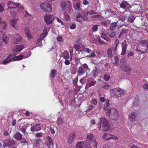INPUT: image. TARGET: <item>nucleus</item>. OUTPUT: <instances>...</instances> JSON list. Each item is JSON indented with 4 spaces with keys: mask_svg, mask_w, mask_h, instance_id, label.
Here are the masks:
<instances>
[{
    "mask_svg": "<svg viewBox=\"0 0 148 148\" xmlns=\"http://www.w3.org/2000/svg\"><path fill=\"white\" fill-rule=\"evenodd\" d=\"M107 53L108 57L110 58L112 57L113 55L112 54V51L109 48L107 50Z\"/></svg>",
    "mask_w": 148,
    "mask_h": 148,
    "instance_id": "39",
    "label": "nucleus"
},
{
    "mask_svg": "<svg viewBox=\"0 0 148 148\" xmlns=\"http://www.w3.org/2000/svg\"><path fill=\"white\" fill-rule=\"evenodd\" d=\"M81 6V3L79 2H77L76 4V7H74L75 10H77L80 9Z\"/></svg>",
    "mask_w": 148,
    "mask_h": 148,
    "instance_id": "46",
    "label": "nucleus"
},
{
    "mask_svg": "<svg viewBox=\"0 0 148 148\" xmlns=\"http://www.w3.org/2000/svg\"><path fill=\"white\" fill-rule=\"evenodd\" d=\"M19 21L18 19H12L10 22L11 25L16 29H17L19 27Z\"/></svg>",
    "mask_w": 148,
    "mask_h": 148,
    "instance_id": "10",
    "label": "nucleus"
},
{
    "mask_svg": "<svg viewBox=\"0 0 148 148\" xmlns=\"http://www.w3.org/2000/svg\"><path fill=\"white\" fill-rule=\"evenodd\" d=\"M120 7L122 8L126 9H129L131 6V5L126 1H123L120 4Z\"/></svg>",
    "mask_w": 148,
    "mask_h": 148,
    "instance_id": "16",
    "label": "nucleus"
},
{
    "mask_svg": "<svg viewBox=\"0 0 148 148\" xmlns=\"http://www.w3.org/2000/svg\"><path fill=\"white\" fill-rule=\"evenodd\" d=\"M91 103L92 104L96 105L97 103V100L96 99H93L91 100Z\"/></svg>",
    "mask_w": 148,
    "mask_h": 148,
    "instance_id": "47",
    "label": "nucleus"
},
{
    "mask_svg": "<svg viewBox=\"0 0 148 148\" xmlns=\"http://www.w3.org/2000/svg\"><path fill=\"white\" fill-rule=\"evenodd\" d=\"M78 82V77H77L73 81V84L75 86H76Z\"/></svg>",
    "mask_w": 148,
    "mask_h": 148,
    "instance_id": "58",
    "label": "nucleus"
},
{
    "mask_svg": "<svg viewBox=\"0 0 148 148\" xmlns=\"http://www.w3.org/2000/svg\"><path fill=\"white\" fill-rule=\"evenodd\" d=\"M90 56L91 57L96 58L97 57L96 55H95V52L92 51L91 52Z\"/></svg>",
    "mask_w": 148,
    "mask_h": 148,
    "instance_id": "54",
    "label": "nucleus"
},
{
    "mask_svg": "<svg viewBox=\"0 0 148 148\" xmlns=\"http://www.w3.org/2000/svg\"><path fill=\"white\" fill-rule=\"evenodd\" d=\"M2 39L3 42L5 44H7L9 38L5 34H4L2 37Z\"/></svg>",
    "mask_w": 148,
    "mask_h": 148,
    "instance_id": "37",
    "label": "nucleus"
},
{
    "mask_svg": "<svg viewBox=\"0 0 148 148\" xmlns=\"http://www.w3.org/2000/svg\"><path fill=\"white\" fill-rule=\"evenodd\" d=\"M137 46L143 50L141 51L142 53H145L147 50L148 41L145 40H140Z\"/></svg>",
    "mask_w": 148,
    "mask_h": 148,
    "instance_id": "3",
    "label": "nucleus"
},
{
    "mask_svg": "<svg viewBox=\"0 0 148 148\" xmlns=\"http://www.w3.org/2000/svg\"><path fill=\"white\" fill-rule=\"evenodd\" d=\"M66 2L65 1H63L60 2V5L62 8L63 10H65L66 9Z\"/></svg>",
    "mask_w": 148,
    "mask_h": 148,
    "instance_id": "34",
    "label": "nucleus"
},
{
    "mask_svg": "<svg viewBox=\"0 0 148 148\" xmlns=\"http://www.w3.org/2000/svg\"><path fill=\"white\" fill-rule=\"evenodd\" d=\"M16 54H12V57L13 62L16 61H18L22 60L23 58H28L30 56V54L27 56H23L22 55H20L19 56H15Z\"/></svg>",
    "mask_w": 148,
    "mask_h": 148,
    "instance_id": "13",
    "label": "nucleus"
},
{
    "mask_svg": "<svg viewBox=\"0 0 148 148\" xmlns=\"http://www.w3.org/2000/svg\"><path fill=\"white\" fill-rule=\"evenodd\" d=\"M57 40L60 42H62L63 41L62 38L61 36H59L57 38Z\"/></svg>",
    "mask_w": 148,
    "mask_h": 148,
    "instance_id": "57",
    "label": "nucleus"
},
{
    "mask_svg": "<svg viewBox=\"0 0 148 148\" xmlns=\"http://www.w3.org/2000/svg\"><path fill=\"white\" fill-rule=\"evenodd\" d=\"M127 29H123L120 34V35H122L125 34L127 33Z\"/></svg>",
    "mask_w": 148,
    "mask_h": 148,
    "instance_id": "48",
    "label": "nucleus"
},
{
    "mask_svg": "<svg viewBox=\"0 0 148 148\" xmlns=\"http://www.w3.org/2000/svg\"><path fill=\"white\" fill-rule=\"evenodd\" d=\"M136 114L135 112H132L129 115V119L132 122H134L135 121Z\"/></svg>",
    "mask_w": 148,
    "mask_h": 148,
    "instance_id": "24",
    "label": "nucleus"
},
{
    "mask_svg": "<svg viewBox=\"0 0 148 148\" xmlns=\"http://www.w3.org/2000/svg\"><path fill=\"white\" fill-rule=\"evenodd\" d=\"M64 18L66 21H69L70 20V17L68 13L66 12L63 13Z\"/></svg>",
    "mask_w": 148,
    "mask_h": 148,
    "instance_id": "36",
    "label": "nucleus"
},
{
    "mask_svg": "<svg viewBox=\"0 0 148 148\" xmlns=\"http://www.w3.org/2000/svg\"><path fill=\"white\" fill-rule=\"evenodd\" d=\"M121 68L122 70L125 72H128L131 70V68L129 66L125 65L121 66Z\"/></svg>",
    "mask_w": 148,
    "mask_h": 148,
    "instance_id": "33",
    "label": "nucleus"
},
{
    "mask_svg": "<svg viewBox=\"0 0 148 148\" xmlns=\"http://www.w3.org/2000/svg\"><path fill=\"white\" fill-rule=\"evenodd\" d=\"M40 125L39 123H36L33 125L31 128L32 131H37L40 130L41 129Z\"/></svg>",
    "mask_w": 148,
    "mask_h": 148,
    "instance_id": "23",
    "label": "nucleus"
},
{
    "mask_svg": "<svg viewBox=\"0 0 148 148\" xmlns=\"http://www.w3.org/2000/svg\"><path fill=\"white\" fill-rule=\"evenodd\" d=\"M62 56V58L64 59L70 58L69 53L68 51H64V52L63 53Z\"/></svg>",
    "mask_w": 148,
    "mask_h": 148,
    "instance_id": "29",
    "label": "nucleus"
},
{
    "mask_svg": "<svg viewBox=\"0 0 148 148\" xmlns=\"http://www.w3.org/2000/svg\"><path fill=\"white\" fill-rule=\"evenodd\" d=\"M24 10V7L23 6H20L19 7L17 10V12H20L21 11Z\"/></svg>",
    "mask_w": 148,
    "mask_h": 148,
    "instance_id": "61",
    "label": "nucleus"
},
{
    "mask_svg": "<svg viewBox=\"0 0 148 148\" xmlns=\"http://www.w3.org/2000/svg\"><path fill=\"white\" fill-rule=\"evenodd\" d=\"M13 62V61L12 57V54H10L8 56V57L3 60L1 63L3 64L6 65Z\"/></svg>",
    "mask_w": 148,
    "mask_h": 148,
    "instance_id": "17",
    "label": "nucleus"
},
{
    "mask_svg": "<svg viewBox=\"0 0 148 148\" xmlns=\"http://www.w3.org/2000/svg\"><path fill=\"white\" fill-rule=\"evenodd\" d=\"M2 142L3 143V147H4L12 146L14 144L13 140H9L8 139H6L5 141H2Z\"/></svg>",
    "mask_w": 148,
    "mask_h": 148,
    "instance_id": "12",
    "label": "nucleus"
},
{
    "mask_svg": "<svg viewBox=\"0 0 148 148\" xmlns=\"http://www.w3.org/2000/svg\"><path fill=\"white\" fill-rule=\"evenodd\" d=\"M134 53L132 52H130L128 53L127 55V57H129L130 56H133L134 55Z\"/></svg>",
    "mask_w": 148,
    "mask_h": 148,
    "instance_id": "62",
    "label": "nucleus"
},
{
    "mask_svg": "<svg viewBox=\"0 0 148 148\" xmlns=\"http://www.w3.org/2000/svg\"><path fill=\"white\" fill-rule=\"evenodd\" d=\"M22 38L21 35L17 33H15L13 35V42L14 44L18 43L22 40Z\"/></svg>",
    "mask_w": 148,
    "mask_h": 148,
    "instance_id": "9",
    "label": "nucleus"
},
{
    "mask_svg": "<svg viewBox=\"0 0 148 148\" xmlns=\"http://www.w3.org/2000/svg\"><path fill=\"white\" fill-rule=\"evenodd\" d=\"M86 13L87 15H92V14H96L95 12L93 10H90L89 11L86 12Z\"/></svg>",
    "mask_w": 148,
    "mask_h": 148,
    "instance_id": "41",
    "label": "nucleus"
},
{
    "mask_svg": "<svg viewBox=\"0 0 148 148\" xmlns=\"http://www.w3.org/2000/svg\"><path fill=\"white\" fill-rule=\"evenodd\" d=\"M92 29L94 32L97 31L98 29V25H93L92 27Z\"/></svg>",
    "mask_w": 148,
    "mask_h": 148,
    "instance_id": "49",
    "label": "nucleus"
},
{
    "mask_svg": "<svg viewBox=\"0 0 148 148\" xmlns=\"http://www.w3.org/2000/svg\"><path fill=\"white\" fill-rule=\"evenodd\" d=\"M7 6L10 9L15 8L20 5V4L18 3H15L11 1H9L7 2Z\"/></svg>",
    "mask_w": 148,
    "mask_h": 148,
    "instance_id": "14",
    "label": "nucleus"
},
{
    "mask_svg": "<svg viewBox=\"0 0 148 148\" xmlns=\"http://www.w3.org/2000/svg\"><path fill=\"white\" fill-rule=\"evenodd\" d=\"M91 51V50L88 48L85 47H84L83 50L80 51L82 53H84L85 52L89 53Z\"/></svg>",
    "mask_w": 148,
    "mask_h": 148,
    "instance_id": "38",
    "label": "nucleus"
},
{
    "mask_svg": "<svg viewBox=\"0 0 148 148\" xmlns=\"http://www.w3.org/2000/svg\"><path fill=\"white\" fill-rule=\"evenodd\" d=\"M98 70L97 68H95L92 71L93 73V76L94 78H95L96 77V76L98 73Z\"/></svg>",
    "mask_w": 148,
    "mask_h": 148,
    "instance_id": "42",
    "label": "nucleus"
},
{
    "mask_svg": "<svg viewBox=\"0 0 148 148\" xmlns=\"http://www.w3.org/2000/svg\"><path fill=\"white\" fill-rule=\"evenodd\" d=\"M84 143L82 141L78 142L76 145V148H83Z\"/></svg>",
    "mask_w": 148,
    "mask_h": 148,
    "instance_id": "35",
    "label": "nucleus"
},
{
    "mask_svg": "<svg viewBox=\"0 0 148 148\" xmlns=\"http://www.w3.org/2000/svg\"><path fill=\"white\" fill-rule=\"evenodd\" d=\"M74 47L75 49H76L77 50L80 48V47L79 45L78 44H76L75 45Z\"/></svg>",
    "mask_w": 148,
    "mask_h": 148,
    "instance_id": "63",
    "label": "nucleus"
},
{
    "mask_svg": "<svg viewBox=\"0 0 148 148\" xmlns=\"http://www.w3.org/2000/svg\"><path fill=\"white\" fill-rule=\"evenodd\" d=\"M116 35V32H112L110 34L109 36L110 37H114Z\"/></svg>",
    "mask_w": 148,
    "mask_h": 148,
    "instance_id": "56",
    "label": "nucleus"
},
{
    "mask_svg": "<svg viewBox=\"0 0 148 148\" xmlns=\"http://www.w3.org/2000/svg\"><path fill=\"white\" fill-rule=\"evenodd\" d=\"M99 129L103 131H107L110 128V125L108 121L104 118H100V121L97 124Z\"/></svg>",
    "mask_w": 148,
    "mask_h": 148,
    "instance_id": "1",
    "label": "nucleus"
},
{
    "mask_svg": "<svg viewBox=\"0 0 148 148\" xmlns=\"http://www.w3.org/2000/svg\"><path fill=\"white\" fill-rule=\"evenodd\" d=\"M48 34V32L47 30V27L45 26L44 27L43 33L41 34L40 38L35 40V42L38 45L37 47L39 46L40 47L42 46L41 42L44 38L47 36Z\"/></svg>",
    "mask_w": 148,
    "mask_h": 148,
    "instance_id": "4",
    "label": "nucleus"
},
{
    "mask_svg": "<svg viewBox=\"0 0 148 148\" xmlns=\"http://www.w3.org/2000/svg\"><path fill=\"white\" fill-rule=\"evenodd\" d=\"M72 60V57L71 56L70 58L64 59V63L66 65H68L71 62Z\"/></svg>",
    "mask_w": 148,
    "mask_h": 148,
    "instance_id": "30",
    "label": "nucleus"
},
{
    "mask_svg": "<svg viewBox=\"0 0 148 148\" xmlns=\"http://www.w3.org/2000/svg\"><path fill=\"white\" fill-rule=\"evenodd\" d=\"M47 139L50 145H53V141L52 139L49 136L47 138Z\"/></svg>",
    "mask_w": 148,
    "mask_h": 148,
    "instance_id": "43",
    "label": "nucleus"
},
{
    "mask_svg": "<svg viewBox=\"0 0 148 148\" xmlns=\"http://www.w3.org/2000/svg\"><path fill=\"white\" fill-rule=\"evenodd\" d=\"M110 78V77L109 75L105 74L104 76V79L105 81H107L109 80Z\"/></svg>",
    "mask_w": 148,
    "mask_h": 148,
    "instance_id": "51",
    "label": "nucleus"
},
{
    "mask_svg": "<svg viewBox=\"0 0 148 148\" xmlns=\"http://www.w3.org/2000/svg\"><path fill=\"white\" fill-rule=\"evenodd\" d=\"M24 48V46L22 45L14 46L13 47V50L16 52H20Z\"/></svg>",
    "mask_w": 148,
    "mask_h": 148,
    "instance_id": "18",
    "label": "nucleus"
},
{
    "mask_svg": "<svg viewBox=\"0 0 148 148\" xmlns=\"http://www.w3.org/2000/svg\"><path fill=\"white\" fill-rule=\"evenodd\" d=\"M89 145L88 147L89 148H97V143L95 140H93L90 143H88L87 145Z\"/></svg>",
    "mask_w": 148,
    "mask_h": 148,
    "instance_id": "25",
    "label": "nucleus"
},
{
    "mask_svg": "<svg viewBox=\"0 0 148 148\" xmlns=\"http://www.w3.org/2000/svg\"><path fill=\"white\" fill-rule=\"evenodd\" d=\"M44 21L47 25L51 24L55 19V17L51 14H46L44 16Z\"/></svg>",
    "mask_w": 148,
    "mask_h": 148,
    "instance_id": "8",
    "label": "nucleus"
},
{
    "mask_svg": "<svg viewBox=\"0 0 148 148\" xmlns=\"http://www.w3.org/2000/svg\"><path fill=\"white\" fill-rule=\"evenodd\" d=\"M96 84V82L92 78H89L88 79L86 88H87L94 86Z\"/></svg>",
    "mask_w": 148,
    "mask_h": 148,
    "instance_id": "11",
    "label": "nucleus"
},
{
    "mask_svg": "<svg viewBox=\"0 0 148 148\" xmlns=\"http://www.w3.org/2000/svg\"><path fill=\"white\" fill-rule=\"evenodd\" d=\"M57 73L55 69H52L51 72V77L54 78L55 77V75Z\"/></svg>",
    "mask_w": 148,
    "mask_h": 148,
    "instance_id": "40",
    "label": "nucleus"
},
{
    "mask_svg": "<svg viewBox=\"0 0 148 148\" xmlns=\"http://www.w3.org/2000/svg\"><path fill=\"white\" fill-rule=\"evenodd\" d=\"M14 139L17 140H20L22 139V135L19 132H17L14 136Z\"/></svg>",
    "mask_w": 148,
    "mask_h": 148,
    "instance_id": "27",
    "label": "nucleus"
},
{
    "mask_svg": "<svg viewBox=\"0 0 148 148\" xmlns=\"http://www.w3.org/2000/svg\"><path fill=\"white\" fill-rule=\"evenodd\" d=\"M127 44L126 40H124L122 43V52L121 54L122 55H124L126 53L127 51Z\"/></svg>",
    "mask_w": 148,
    "mask_h": 148,
    "instance_id": "15",
    "label": "nucleus"
},
{
    "mask_svg": "<svg viewBox=\"0 0 148 148\" xmlns=\"http://www.w3.org/2000/svg\"><path fill=\"white\" fill-rule=\"evenodd\" d=\"M40 142V140L39 139H37L34 144V146L35 147H37L39 144Z\"/></svg>",
    "mask_w": 148,
    "mask_h": 148,
    "instance_id": "44",
    "label": "nucleus"
},
{
    "mask_svg": "<svg viewBox=\"0 0 148 148\" xmlns=\"http://www.w3.org/2000/svg\"><path fill=\"white\" fill-rule=\"evenodd\" d=\"M90 70V69L87 64L85 63L82 64L77 69V72L79 75H82L87 71Z\"/></svg>",
    "mask_w": 148,
    "mask_h": 148,
    "instance_id": "6",
    "label": "nucleus"
},
{
    "mask_svg": "<svg viewBox=\"0 0 148 148\" xmlns=\"http://www.w3.org/2000/svg\"><path fill=\"white\" fill-rule=\"evenodd\" d=\"M91 18L92 20H96L97 19L101 20L102 19V17L100 15H96L92 16L91 17Z\"/></svg>",
    "mask_w": 148,
    "mask_h": 148,
    "instance_id": "32",
    "label": "nucleus"
},
{
    "mask_svg": "<svg viewBox=\"0 0 148 148\" xmlns=\"http://www.w3.org/2000/svg\"><path fill=\"white\" fill-rule=\"evenodd\" d=\"M136 18L134 14L130 15L128 18L127 21L129 22L133 23Z\"/></svg>",
    "mask_w": 148,
    "mask_h": 148,
    "instance_id": "31",
    "label": "nucleus"
},
{
    "mask_svg": "<svg viewBox=\"0 0 148 148\" xmlns=\"http://www.w3.org/2000/svg\"><path fill=\"white\" fill-rule=\"evenodd\" d=\"M110 136H111V135L110 134L105 133L103 134V138L104 140H108L111 139H117V138L116 136H115V138H113Z\"/></svg>",
    "mask_w": 148,
    "mask_h": 148,
    "instance_id": "20",
    "label": "nucleus"
},
{
    "mask_svg": "<svg viewBox=\"0 0 148 148\" xmlns=\"http://www.w3.org/2000/svg\"><path fill=\"white\" fill-rule=\"evenodd\" d=\"M76 136V135L74 132H72L70 134L68 138V142L69 143L71 144L74 141Z\"/></svg>",
    "mask_w": 148,
    "mask_h": 148,
    "instance_id": "19",
    "label": "nucleus"
},
{
    "mask_svg": "<svg viewBox=\"0 0 148 148\" xmlns=\"http://www.w3.org/2000/svg\"><path fill=\"white\" fill-rule=\"evenodd\" d=\"M86 77H84L83 78H82L80 80V82L82 84H84L86 83V81L84 80V78Z\"/></svg>",
    "mask_w": 148,
    "mask_h": 148,
    "instance_id": "55",
    "label": "nucleus"
},
{
    "mask_svg": "<svg viewBox=\"0 0 148 148\" xmlns=\"http://www.w3.org/2000/svg\"><path fill=\"white\" fill-rule=\"evenodd\" d=\"M27 129V127H21L20 128V130L23 133H25L26 132V130Z\"/></svg>",
    "mask_w": 148,
    "mask_h": 148,
    "instance_id": "52",
    "label": "nucleus"
},
{
    "mask_svg": "<svg viewBox=\"0 0 148 148\" xmlns=\"http://www.w3.org/2000/svg\"><path fill=\"white\" fill-rule=\"evenodd\" d=\"M67 7L68 9L69 10L68 12L69 14L71 13V10L72 9V3L70 1H67L66 2Z\"/></svg>",
    "mask_w": 148,
    "mask_h": 148,
    "instance_id": "28",
    "label": "nucleus"
},
{
    "mask_svg": "<svg viewBox=\"0 0 148 148\" xmlns=\"http://www.w3.org/2000/svg\"><path fill=\"white\" fill-rule=\"evenodd\" d=\"M143 87L144 89H148V84H145L143 85Z\"/></svg>",
    "mask_w": 148,
    "mask_h": 148,
    "instance_id": "64",
    "label": "nucleus"
},
{
    "mask_svg": "<svg viewBox=\"0 0 148 148\" xmlns=\"http://www.w3.org/2000/svg\"><path fill=\"white\" fill-rule=\"evenodd\" d=\"M116 27L119 28V25L117 24V22H114L111 23L110 24V29L111 31H113L115 29Z\"/></svg>",
    "mask_w": 148,
    "mask_h": 148,
    "instance_id": "26",
    "label": "nucleus"
},
{
    "mask_svg": "<svg viewBox=\"0 0 148 148\" xmlns=\"http://www.w3.org/2000/svg\"><path fill=\"white\" fill-rule=\"evenodd\" d=\"M42 132L37 133L36 134V136L37 137H40L42 136Z\"/></svg>",
    "mask_w": 148,
    "mask_h": 148,
    "instance_id": "59",
    "label": "nucleus"
},
{
    "mask_svg": "<svg viewBox=\"0 0 148 148\" xmlns=\"http://www.w3.org/2000/svg\"><path fill=\"white\" fill-rule=\"evenodd\" d=\"M93 137L92 134L91 133H88L86 139V143H89L93 140H95L93 139Z\"/></svg>",
    "mask_w": 148,
    "mask_h": 148,
    "instance_id": "21",
    "label": "nucleus"
},
{
    "mask_svg": "<svg viewBox=\"0 0 148 148\" xmlns=\"http://www.w3.org/2000/svg\"><path fill=\"white\" fill-rule=\"evenodd\" d=\"M7 27L6 23L5 21H2L1 18H0V29L4 30ZM3 32L0 30V32L2 33Z\"/></svg>",
    "mask_w": 148,
    "mask_h": 148,
    "instance_id": "22",
    "label": "nucleus"
},
{
    "mask_svg": "<svg viewBox=\"0 0 148 148\" xmlns=\"http://www.w3.org/2000/svg\"><path fill=\"white\" fill-rule=\"evenodd\" d=\"M94 109V106L91 105H89L88 107V111H90L91 110H93Z\"/></svg>",
    "mask_w": 148,
    "mask_h": 148,
    "instance_id": "53",
    "label": "nucleus"
},
{
    "mask_svg": "<svg viewBox=\"0 0 148 148\" xmlns=\"http://www.w3.org/2000/svg\"><path fill=\"white\" fill-rule=\"evenodd\" d=\"M82 19L84 21H86L88 19V18L86 16L84 15L82 16Z\"/></svg>",
    "mask_w": 148,
    "mask_h": 148,
    "instance_id": "60",
    "label": "nucleus"
},
{
    "mask_svg": "<svg viewBox=\"0 0 148 148\" xmlns=\"http://www.w3.org/2000/svg\"><path fill=\"white\" fill-rule=\"evenodd\" d=\"M136 51L138 53L140 54H143L142 53V52L141 51H143L142 49H140V48H138V47H136Z\"/></svg>",
    "mask_w": 148,
    "mask_h": 148,
    "instance_id": "50",
    "label": "nucleus"
},
{
    "mask_svg": "<svg viewBox=\"0 0 148 148\" xmlns=\"http://www.w3.org/2000/svg\"><path fill=\"white\" fill-rule=\"evenodd\" d=\"M40 7L42 11L45 12H50L52 10V6L50 3L46 4L42 3L40 4Z\"/></svg>",
    "mask_w": 148,
    "mask_h": 148,
    "instance_id": "7",
    "label": "nucleus"
},
{
    "mask_svg": "<svg viewBox=\"0 0 148 148\" xmlns=\"http://www.w3.org/2000/svg\"><path fill=\"white\" fill-rule=\"evenodd\" d=\"M110 93L112 96H115L117 97H119L122 95H124L125 92L123 89L120 88H116L112 89Z\"/></svg>",
    "mask_w": 148,
    "mask_h": 148,
    "instance_id": "5",
    "label": "nucleus"
},
{
    "mask_svg": "<svg viewBox=\"0 0 148 148\" xmlns=\"http://www.w3.org/2000/svg\"><path fill=\"white\" fill-rule=\"evenodd\" d=\"M106 114L110 119L113 120H116L118 119L119 116L118 110L114 108L108 110L106 112Z\"/></svg>",
    "mask_w": 148,
    "mask_h": 148,
    "instance_id": "2",
    "label": "nucleus"
},
{
    "mask_svg": "<svg viewBox=\"0 0 148 148\" xmlns=\"http://www.w3.org/2000/svg\"><path fill=\"white\" fill-rule=\"evenodd\" d=\"M56 122L58 125H61L63 123L62 120L61 118H58Z\"/></svg>",
    "mask_w": 148,
    "mask_h": 148,
    "instance_id": "45",
    "label": "nucleus"
}]
</instances>
